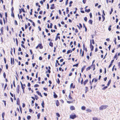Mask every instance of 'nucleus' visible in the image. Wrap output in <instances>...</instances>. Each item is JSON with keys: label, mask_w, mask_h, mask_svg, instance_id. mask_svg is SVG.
I'll use <instances>...</instances> for the list:
<instances>
[{"label": "nucleus", "mask_w": 120, "mask_h": 120, "mask_svg": "<svg viewBox=\"0 0 120 120\" xmlns=\"http://www.w3.org/2000/svg\"><path fill=\"white\" fill-rule=\"evenodd\" d=\"M19 108L20 110V112L21 113H22V108L20 106H19Z\"/></svg>", "instance_id": "nucleus-47"}, {"label": "nucleus", "mask_w": 120, "mask_h": 120, "mask_svg": "<svg viewBox=\"0 0 120 120\" xmlns=\"http://www.w3.org/2000/svg\"><path fill=\"white\" fill-rule=\"evenodd\" d=\"M82 1L83 3L85 4V3L86 2V0H83Z\"/></svg>", "instance_id": "nucleus-53"}, {"label": "nucleus", "mask_w": 120, "mask_h": 120, "mask_svg": "<svg viewBox=\"0 0 120 120\" xmlns=\"http://www.w3.org/2000/svg\"><path fill=\"white\" fill-rule=\"evenodd\" d=\"M49 45L50 46L52 47L53 46V43L51 42H50L49 44Z\"/></svg>", "instance_id": "nucleus-17"}, {"label": "nucleus", "mask_w": 120, "mask_h": 120, "mask_svg": "<svg viewBox=\"0 0 120 120\" xmlns=\"http://www.w3.org/2000/svg\"><path fill=\"white\" fill-rule=\"evenodd\" d=\"M13 61L12 60V58H11V64H12L13 63V64H14V59L13 58Z\"/></svg>", "instance_id": "nucleus-9"}, {"label": "nucleus", "mask_w": 120, "mask_h": 120, "mask_svg": "<svg viewBox=\"0 0 120 120\" xmlns=\"http://www.w3.org/2000/svg\"><path fill=\"white\" fill-rule=\"evenodd\" d=\"M42 12H43V11H40L39 12V13L40 14H41L42 13Z\"/></svg>", "instance_id": "nucleus-61"}, {"label": "nucleus", "mask_w": 120, "mask_h": 120, "mask_svg": "<svg viewBox=\"0 0 120 120\" xmlns=\"http://www.w3.org/2000/svg\"><path fill=\"white\" fill-rule=\"evenodd\" d=\"M43 89L45 90V91H47V89L46 88H45V87H44L43 88Z\"/></svg>", "instance_id": "nucleus-62"}, {"label": "nucleus", "mask_w": 120, "mask_h": 120, "mask_svg": "<svg viewBox=\"0 0 120 120\" xmlns=\"http://www.w3.org/2000/svg\"><path fill=\"white\" fill-rule=\"evenodd\" d=\"M108 87V86H105L102 89L103 90H105L106 88H107Z\"/></svg>", "instance_id": "nucleus-30"}, {"label": "nucleus", "mask_w": 120, "mask_h": 120, "mask_svg": "<svg viewBox=\"0 0 120 120\" xmlns=\"http://www.w3.org/2000/svg\"><path fill=\"white\" fill-rule=\"evenodd\" d=\"M11 15L12 17H13L14 18V13H13V12L12 11H11Z\"/></svg>", "instance_id": "nucleus-29"}, {"label": "nucleus", "mask_w": 120, "mask_h": 120, "mask_svg": "<svg viewBox=\"0 0 120 120\" xmlns=\"http://www.w3.org/2000/svg\"><path fill=\"white\" fill-rule=\"evenodd\" d=\"M78 64H75L73 65V67L76 66V67H77L78 66Z\"/></svg>", "instance_id": "nucleus-38"}, {"label": "nucleus", "mask_w": 120, "mask_h": 120, "mask_svg": "<svg viewBox=\"0 0 120 120\" xmlns=\"http://www.w3.org/2000/svg\"><path fill=\"white\" fill-rule=\"evenodd\" d=\"M85 11L86 12H89L90 11V9H86L85 10Z\"/></svg>", "instance_id": "nucleus-24"}, {"label": "nucleus", "mask_w": 120, "mask_h": 120, "mask_svg": "<svg viewBox=\"0 0 120 120\" xmlns=\"http://www.w3.org/2000/svg\"><path fill=\"white\" fill-rule=\"evenodd\" d=\"M25 105L23 103L22 105V107L23 108L24 107H25Z\"/></svg>", "instance_id": "nucleus-63"}, {"label": "nucleus", "mask_w": 120, "mask_h": 120, "mask_svg": "<svg viewBox=\"0 0 120 120\" xmlns=\"http://www.w3.org/2000/svg\"><path fill=\"white\" fill-rule=\"evenodd\" d=\"M73 2H72V1H71L69 3V4H70V5H69V7H70L71 6V4Z\"/></svg>", "instance_id": "nucleus-33"}, {"label": "nucleus", "mask_w": 120, "mask_h": 120, "mask_svg": "<svg viewBox=\"0 0 120 120\" xmlns=\"http://www.w3.org/2000/svg\"><path fill=\"white\" fill-rule=\"evenodd\" d=\"M56 104L57 106H58L59 105V102L58 100H57L56 102Z\"/></svg>", "instance_id": "nucleus-11"}, {"label": "nucleus", "mask_w": 120, "mask_h": 120, "mask_svg": "<svg viewBox=\"0 0 120 120\" xmlns=\"http://www.w3.org/2000/svg\"><path fill=\"white\" fill-rule=\"evenodd\" d=\"M90 47L91 48V51H92L93 50L94 47V46L92 44L91 40H90Z\"/></svg>", "instance_id": "nucleus-3"}, {"label": "nucleus", "mask_w": 120, "mask_h": 120, "mask_svg": "<svg viewBox=\"0 0 120 120\" xmlns=\"http://www.w3.org/2000/svg\"><path fill=\"white\" fill-rule=\"evenodd\" d=\"M76 117V116L75 114L71 115L70 116V118L72 119H74Z\"/></svg>", "instance_id": "nucleus-2"}, {"label": "nucleus", "mask_w": 120, "mask_h": 120, "mask_svg": "<svg viewBox=\"0 0 120 120\" xmlns=\"http://www.w3.org/2000/svg\"><path fill=\"white\" fill-rule=\"evenodd\" d=\"M21 50V49L20 47L19 48L18 51H20Z\"/></svg>", "instance_id": "nucleus-64"}, {"label": "nucleus", "mask_w": 120, "mask_h": 120, "mask_svg": "<svg viewBox=\"0 0 120 120\" xmlns=\"http://www.w3.org/2000/svg\"><path fill=\"white\" fill-rule=\"evenodd\" d=\"M72 52V51L71 50H68L67 52V54H68L70 52Z\"/></svg>", "instance_id": "nucleus-21"}, {"label": "nucleus", "mask_w": 120, "mask_h": 120, "mask_svg": "<svg viewBox=\"0 0 120 120\" xmlns=\"http://www.w3.org/2000/svg\"><path fill=\"white\" fill-rule=\"evenodd\" d=\"M113 11V9L112 8L111 9V11H110V14H111L112 13V12Z\"/></svg>", "instance_id": "nucleus-42"}, {"label": "nucleus", "mask_w": 120, "mask_h": 120, "mask_svg": "<svg viewBox=\"0 0 120 120\" xmlns=\"http://www.w3.org/2000/svg\"><path fill=\"white\" fill-rule=\"evenodd\" d=\"M70 109L71 110H75V108L74 106H72L70 107Z\"/></svg>", "instance_id": "nucleus-8"}, {"label": "nucleus", "mask_w": 120, "mask_h": 120, "mask_svg": "<svg viewBox=\"0 0 120 120\" xmlns=\"http://www.w3.org/2000/svg\"><path fill=\"white\" fill-rule=\"evenodd\" d=\"M54 98H56L57 97V96L56 94H54Z\"/></svg>", "instance_id": "nucleus-39"}, {"label": "nucleus", "mask_w": 120, "mask_h": 120, "mask_svg": "<svg viewBox=\"0 0 120 120\" xmlns=\"http://www.w3.org/2000/svg\"><path fill=\"white\" fill-rule=\"evenodd\" d=\"M87 19L86 17H84V20L86 22L87 21Z\"/></svg>", "instance_id": "nucleus-41"}, {"label": "nucleus", "mask_w": 120, "mask_h": 120, "mask_svg": "<svg viewBox=\"0 0 120 120\" xmlns=\"http://www.w3.org/2000/svg\"><path fill=\"white\" fill-rule=\"evenodd\" d=\"M87 111H88L89 112H90L91 111V110L89 109H88L86 110Z\"/></svg>", "instance_id": "nucleus-52"}, {"label": "nucleus", "mask_w": 120, "mask_h": 120, "mask_svg": "<svg viewBox=\"0 0 120 120\" xmlns=\"http://www.w3.org/2000/svg\"><path fill=\"white\" fill-rule=\"evenodd\" d=\"M92 43L93 44H94V39H92Z\"/></svg>", "instance_id": "nucleus-58"}, {"label": "nucleus", "mask_w": 120, "mask_h": 120, "mask_svg": "<svg viewBox=\"0 0 120 120\" xmlns=\"http://www.w3.org/2000/svg\"><path fill=\"white\" fill-rule=\"evenodd\" d=\"M81 108L82 110H84L85 109V107L84 106H82L81 107Z\"/></svg>", "instance_id": "nucleus-27"}, {"label": "nucleus", "mask_w": 120, "mask_h": 120, "mask_svg": "<svg viewBox=\"0 0 120 120\" xmlns=\"http://www.w3.org/2000/svg\"><path fill=\"white\" fill-rule=\"evenodd\" d=\"M93 120H100V119L96 117H94L93 118Z\"/></svg>", "instance_id": "nucleus-6"}, {"label": "nucleus", "mask_w": 120, "mask_h": 120, "mask_svg": "<svg viewBox=\"0 0 120 120\" xmlns=\"http://www.w3.org/2000/svg\"><path fill=\"white\" fill-rule=\"evenodd\" d=\"M19 88L20 86L19 85H18L17 86V91L18 93L19 94Z\"/></svg>", "instance_id": "nucleus-4"}, {"label": "nucleus", "mask_w": 120, "mask_h": 120, "mask_svg": "<svg viewBox=\"0 0 120 120\" xmlns=\"http://www.w3.org/2000/svg\"><path fill=\"white\" fill-rule=\"evenodd\" d=\"M10 94L12 97H13V94L11 93V92L10 93Z\"/></svg>", "instance_id": "nucleus-57"}, {"label": "nucleus", "mask_w": 120, "mask_h": 120, "mask_svg": "<svg viewBox=\"0 0 120 120\" xmlns=\"http://www.w3.org/2000/svg\"><path fill=\"white\" fill-rule=\"evenodd\" d=\"M111 82V80H109V81H108V83L107 84V85L108 86H109L110 85Z\"/></svg>", "instance_id": "nucleus-18"}, {"label": "nucleus", "mask_w": 120, "mask_h": 120, "mask_svg": "<svg viewBox=\"0 0 120 120\" xmlns=\"http://www.w3.org/2000/svg\"><path fill=\"white\" fill-rule=\"evenodd\" d=\"M15 24L16 25H18L17 23L16 20L15 21Z\"/></svg>", "instance_id": "nucleus-55"}, {"label": "nucleus", "mask_w": 120, "mask_h": 120, "mask_svg": "<svg viewBox=\"0 0 120 120\" xmlns=\"http://www.w3.org/2000/svg\"><path fill=\"white\" fill-rule=\"evenodd\" d=\"M52 23H51L50 24V28H52Z\"/></svg>", "instance_id": "nucleus-49"}, {"label": "nucleus", "mask_w": 120, "mask_h": 120, "mask_svg": "<svg viewBox=\"0 0 120 120\" xmlns=\"http://www.w3.org/2000/svg\"><path fill=\"white\" fill-rule=\"evenodd\" d=\"M68 0H66V3H65V5H67V4L68 3Z\"/></svg>", "instance_id": "nucleus-51"}, {"label": "nucleus", "mask_w": 120, "mask_h": 120, "mask_svg": "<svg viewBox=\"0 0 120 120\" xmlns=\"http://www.w3.org/2000/svg\"><path fill=\"white\" fill-rule=\"evenodd\" d=\"M92 20L91 19H90L89 21V23L91 24H92Z\"/></svg>", "instance_id": "nucleus-14"}, {"label": "nucleus", "mask_w": 120, "mask_h": 120, "mask_svg": "<svg viewBox=\"0 0 120 120\" xmlns=\"http://www.w3.org/2000/svg\"><path fill=\"white\" fill-rule=\"evenodd\" d=\"M3 101L4 102V105L5 106L6 105V101Z\"/></svg>", "instance_id": "nucleus-60"}, {"label": "nucleus", "mask_w": 120, "mask_h": 120, "mask_svg": "<svg viewBox=\"0 0 120 120\" xmlns=\"http://www.w3.org/2000/svg\"><path fill=\"white\" fill-rule=\"evenodd\" d=\"M38 47H39L40 49H42L43 48V47L41 44H39L38 45Z\"/></svg>", "instance_id": "nucleus-10"}, {"label": "nucleus", "mask_w": 120, "mask_h": 120, "mask_svg": "<svg viewBox=\"0 0 120 120\" xmlns=\"http://www.w3.org/2000/svg\"><path fill=\"white\" fill-rule=\"evenodd\" d=\"M15 40H16V44H17V45H18V41L17 39L16 38Z\"/></svg>", "instance_id": "nucleus-43"}, {"label": "nucleus", "mask_w": 120, "mask_h": 120, "mask_svg": "<svg viewBox=\"0 0 120 120\" xmlns=\"http://www.w3.org/2000/svg\"><path fill=\"white\" fill-rule=\"evenodd\" d=\"M41 105L43 107V108H44V101H43L42 102V103H41Z\"/></svg>", "instance_id": "nucleus-19"}, {"label": "nucleus", "mask_w": 120, "mask_h": 120, "mask_svg": "<svg viewBox=\"0 0 120 120\" xmlns=\"http://www.w3.org/2000/svg\"><path fill=\"white\" fill-rule=\"evenodd\" d=\"M42 58L41 56H40L39 58V59L40 60H42Z\"/></svg>", "instance_id": "nucleus-50"}, {"label": "nucleus", "mask_w": 120, "mask_h": 120, "mask_svg": "<svg viewBox=\"0 0 120 120\" xmlns=\"http://www.w3.org/2000/svg\"><path fill=\"white\" fill-rule=\"evenodd\" d=\"M54 4H53L51 5V7H50V9H53L54 8Z\"/></svg>", "instance_id": "nucleus-15"}, {"label": "nucleus", "mask_w": 120, "mask_h": 120, "mask_svg": "<svg viewBox=\"0 0 120 120\" xmlns=\"http://www.w3.org/2000/svg\"><path fill=\"white\" fill-rule=\"evenodd\" d=\"M37 116L38 119H39L40 117V113H38V115H37Z\"/></svg>", "instance_id": "nucleus-31"}, {"label": "nucleus", "mask_w": 120, "mask_h": 120, "mask_svg": "<svg viewBox=\"0 0 120 120\" xmlns=\"http://www.w3.org/2000/svg\"><path fill=\"white\" fill-rule=\"evenodd\" d=\"M102 18L103 19V21L105 20V17L103 15H102Z\"/></svg>", "instance_id": "nucleus-35"}, {"label": "nucleus", "mask_w": 120, "mask_h": 120, "mask_svg": "<svg viewBox=\"0 0 120 120\" xmlns=\"http://www.w3.org/2000/svg\"><path fill=\"white\" fill-rule=\"evenodd\" d=\"M88 87H85V93H86L87 92V91L88 90Z\"/></svg>", "instance_id": "nucleus-20"}, {"label": "nucleus", "mask_w": 120, "mask_h": 120, "mask_svg": "<svg viewBox=\"0 0 120 120\" xmlns=\"http://www.w3.org/2000/svg\"><path fill=\"white\" fill-rule=\"evenodd\" d=\"M56 116H57L58 117H60V115L58 113H56Z\"/></svg>", "instance_id": "nucleus-34"}, {"label": "nucleus", "mask_w": 120, "mask_h": 120, "mask_svg": "<svg viewBox=\"0 0 120 120\" xmlns=\"http://www.w3.org/2000/svg\"><path fill=\"white\" fill-rule=\"evenodd\" d=\"M69 98L71 99H72V97L70 95V94L68 96Z\"/></svg>", "instance_id": "nucleus-26"}, {"label": "nucleus", "mask_w": 120, "mask_h": 120, "mask_svg": "<svg viewBox=\"0 0 120 120\" xmlns=\"http://www.w3.org/2000/svg\"><path fill=\"white\" fill-rule=\"evenodd\" d=\"M21 87H22V90H24L25 87H23V85H22V86H21Z\"/></svg>", "instance_id": "nucleus-56"}, {"label": "nucleus", "mask_w": 120, "mask_h": 120, "mask_svg": "<svg viewBox=\"0 0 120 120\" xmlns=\"http://www.w3.org/2000/svg\"><path fill=\"white\" fill-rule=\"evenodd\" d=\"M5 115V113L3 112L2 114V116L3 118H4V116Z\"/></svg>", "instance_id": "nucleus-25"}, {"label": "nucleus", "mask_w": 120, "mask_h": 120, "mask_svg": "<svg viewBox=\"0 0 120 120\" xmlns=\"http://www.w3.org/2000/svg\"><path fill=\"white\" fill-rule=\"evenodd\" d=\"M5 15L6 17V18L7 17V13L6 12H5Z\"/></svg>", "instance_id": "nucleus-46"}, {"label": "nucleus", "mask_w": 120, "mask_h": 120, "mask_svg": "<svg viewBox=\"0 0 120 120\" xmlns=\"http://www.w3.org/2000/svg\"><path fill=\"white\" fill-rule=\"evenodd\" d=\"M90 68H91L90 67H89L86 68V70L88 71L89 70H90Z\"/></svg>", "instance_id": "nucleus-32"}, {"label": "nucleus", "mask_w": 120, "mask_h": 120, "mask_svg": "<svg viewBox=\"0 0 120 120\" xmlns=\"http://www.w3.org/2000/svg\"><path fill=\"white\" fill-rule=\"evenodd\" d=\"M47 9H48L49 8V5L48 4H47Z\"/></svg>", "instance_id": "nucleus-45"}, {"label": "nucleus", "mask_w": 120, "mask_h": 120, "mask_svg": "<svg viewBox=\"0 0 120 120\" xmlns=\"http://www.w3.org/2000/svg\"><path fill=\"white\" fill-rule=\"evenodd\" d=\"M4 28L3 27H2L0 29V31L1 32V33L2 34H3V30Z\"/></svg>", "instance_id": "nucleus-12"}, {"label": "nucleus", "mask_w": 120, "mask_h": 120, "mask_svg": "<svg viewBox=\"0 0 120 120\" xmlns=\"http://www.w3.org/2000/svg\"><path fill=\"white\" fill-rule=\"evenodd\" d=\"M85 67H86V66H84L82 68V69H81V72H83V71L85 69Z\"/></svg>", "instance_id": "nucleus-13"}, {"label": "nucleus", "mask_w": 120, "mask_h": 120, "mask_svg": "<svg viewBox=\"0 0 120 120\" xmlns=\"http://www.w3.org/2000/svg\"><path fill=\"white\" fill-rule=\"evenodd\" d=\"M0 23L1 25L2 24V22L1 20L0 19Z\"/></svg>", "instance_id": "nucleus-48"}, {"label": "nucleus", "mask_w": 120, "mask_h": 120, "mask_svg": "<svg viewBox=\"0 0 120 120\" xmlns=\"http://www.w3.org/2000/svg\"><path fill=\"white\" fill-rule=\"evenodd\" d=\"M88 81V80L87 79H86L85 80V81L83 82L84 85H85L86 84Z\"/></svg>", "instance_id": "nucleus-16"}, {"label": "nucleus", "mask_w": 120, "mask_h": 120, "mask_svg": "<svg viewBox=\"0 0 120 120\" xmlns=\"http://www.w3.org/2000/svg\"><path fill=\"white\" fill-rule=\"evenodd\" d=\"M108 106L107 105H102L99 108V110H102L106 108Z\"/></svg>", "instance_id": "nucleus-1"}, {"label": "nucleus", "mask_w": 120, "mask_h": 120, "mask_svg": "<svg viewBox=\"0 0 120 120\" xmlns=\"http://www.w3.org/2000/svg\"><path fill=\"white\" fill-rule=\"evenodd\" d=\"M3 74L4 78L5 79L6 77V75L5 72H4Z\"/></svg>", "instance_id": "nucleus-28"}, {"label": "nucleus", "mask_w": 120, "mask_h": 120, "mask_svg": "<svg viewBox=\"0 0 120 120\" xmlns=\"http://www.w3.org/2000/svg\"><path fill=\"white\" fill-rule=\"evenodd\" d=\"M51 31L52 32H55V30H52L51 29Z\"/></svg>", "instance_id": "nucleus-59"}, {"label": "nucleus", "mask_w": 120, "mask_h": 120, "mask_svg": "<svg viewBox=\"0 0 120 120\" xmlns=\"http://www.w3.org/2000/svg\"><path fill=\"white\" fill-rule=\"evenodd\" d=\"M27 118L28 120H29L31 118V116H27Z\"/></svg>", "instance_id": "nucleus-23"}, {"label": "nucleus", "mask_w": 120, "mask_h": 120, "mask_svg": "<svg viewBox=\"0 0 120 120\" xmlns=\"http://www.w3.org/2000/svg\"><path fill=\"white\" fill-rule=\"evenodd\" d=\"M36 93L38 95L40 96L41 97H42L41 93H40L38 91H37Z\"/></svg>", "instance_id": "nucleus-7"}, {"label": "nucleus", "mask_w": 120, "mask_h": 120, "mask_svg": "<svg viewBox=\"0 0 120 120\" xmlns=\"http://www.w3.org/2000/svg\"><path fill=\"white\" fill-rule=\"evenodd\" d=\"M30 83L29 82L28 84V85H27L28 86V87H30Z\"/></svg>", "instance_id": "nucleus-54"}, {"label": "nucleus", "mask_w": 120, "mask_h": 120, "mask_svg": "<svg viewBox=\"0 0 120 120\" xmlns=\"http://www.w3.org/2000/svg\"><path fill=\"white\" fill-rule=\"evenodd\" d=\"M68 8H66V13L67 14H68L69 12V10H68Z\"/></svg>", "instance_id": "nucleus-36"}, {"label": "nucleus", "mask_w": 120, "mask_h": 120, "mask_svg": "<svg viewBox=\"0 0 120 120\" xmlns=\"http://www.w3.org/2000/svg\"><path fill=\"white\" fill-rule=\"evenodd\" d=\"M58 38H59V39H60V38L59 36H57L55 38V41H56L57 40Z\"/></svg>", "instance_id": "nucleus-22"}, {"label": "nucleus", "mask_w": 120, "mask_h": 120, "mask_svg": "<svg viewBox=\"0 0 120 120\" xmlns=\"http://www.w3.org/2000/svg\"><path fill=\"white\" fill-rule=\"evenodd\" d=\"M57 82L58 84H59L60 83V81L59 79L58 78L57 79Z\"/></svg>", "instance_id": "nucleus-40"}, {"label": "nucleus", "mask_w": 120, "mask_h": 120, "mask_svg": "<svg viewBox=\"0 0 120 120\" xmlns=\"http://www.w3.org/2000/svg\"><path fill=\"white\" fill-rule=\"evenodd\" d=\"M15 81L14 80L13 81V84L14 86V87H15Z\"/></svg>", "instance_id": "nucleus-44"}, {"label": "nucleus", "mask_w": 120, "mask_h": 120, "mask_svg": "<svg viewBox=\"0 0 120 120\" xmlns=\"http://www.w3.org/2000/svg\"><path fill=\"white\" fill-rule=\"evenodd\" d=\"M114 61V60H112L111 63H110V64L109 65V68H110V67H111V66L112 65V63H113V62Z\"/></svg>", "instance_id": "nucleus-5"}, {"label": "nucleus", "mask_w": 120, "mask_h": 120, "mask_svg": "<svg viewBox=\"0 0 120 120\" xmlns=\"http://www.w3.org/2000/svg\"><path fill=\"white\" fill-rule=\"evenodd\" d=\"M39 86V85L38 84H35L34 85V87H38Z\"/></svg>", "instance_id": "nucleus-37"}]
</instances>
